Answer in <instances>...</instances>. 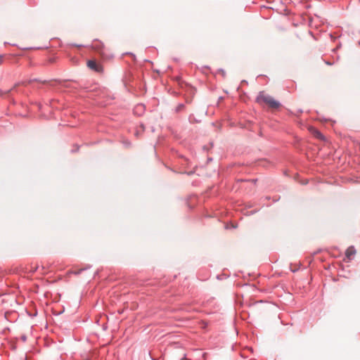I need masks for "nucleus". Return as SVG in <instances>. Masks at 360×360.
Wrapping results in <instances>:
<instances>
[{"label":"nucleus","mask_w":360,"mask_h":360,"mask_svg":"<svg viewBox=\"0 0 360 360\" xmlns=\"http://www.w3.org/2000/svg\"><path fill=\"white\" fill-rule=\"evenodd\" d=\"M257 101L258 103H264L267 105L269 108L274 110L279 108L281 105L280 102L275 100L272 96L264 94V92L259 93L257 97Z\"/></svg>","instance_id":"nucleus-1"},{"label":"nucleus","mask_w":360,"mask_h":360,"mask_svg":"<svg viewBox=\"0 0 360 360\" xmlns=\"http://www.w3.org/2000/svg\"><path fill=\"white\" fill-rule=\"evenodd\" d=\"M311 132L316 138H318L319 139H322L323 138V136L322 135V134L315 129H311Z\"/></svg>","instance_id":"nucleus-5"},{"label":"nucleus","mask_w":360,"mask_h":360,"mask_svg":"<svg viewBox=\"0 0 360 360\" xmlns=\"http://www.w3.org/2000/svg\"><path fill=\"white\" fill-rule=\"evenodd\" d=\"M3 60V56L0 55V64L2 63Z\"/></svg>","instance_id":"nucleus-6"},{"label":"nucleus","mask_w":360,"mask_h":360,"mask_svg":"<svg viewBox=\"0 0 360 360\" xmlns=\"http://www.w3.org/2000/svg\"><path fill=\"white\" fill-rule=\"evenodd\" d=\"M355 254H356V250L353 246L349 247L345 252V256L348 261L351 260L352 257Z\"/></svg>","instance_id":"nucleus-4"},{"label":"nucleus","mask_w":360,"mask_h":360,"mask_svg":"<svg viewBox=\"0 0 360 360\" xmlns=\"http://www.w3.org/2000/svg\"><path fill=\"white\" fill-rule=\"evenodd\" d=\"M87 65L90 69L94 70L96 72H101L102 70L101 66L97 64L96 62L94 60H89L87 63Z\"/></svg>","instance_id":"nucleus-3"},{"label":"nucleus","mask_w":360,"mask_h":360,"mask_svg":"<svg viewBox=\"0 0 360 360\" xmlns=\"http://www.w3.org/2000/svg\"><path fill=\"white\" fill-rule=\"evenodd\" d=\"M92 48L98 53H100L101 55L104 53L103 50V44L98 40L94 41V42L92 43Z\"/></svg>","instance_id":"nucleus-2"}]
</instances>
